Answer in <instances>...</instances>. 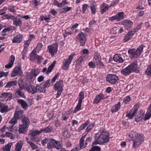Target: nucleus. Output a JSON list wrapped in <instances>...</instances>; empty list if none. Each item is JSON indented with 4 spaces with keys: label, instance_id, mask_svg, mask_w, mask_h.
<instances>
[{
    "label": "nucleus",
    "instance_id": "f257e3e1",
    "mask_svg": "<svg viewBox=\"0 0 151 151\" xmlns=\"http://www.w3.org/2000/svg\"><path fill=\"white\" fill-rule=\"evenodd\" d=\"M127 136L130 137L128 138L132 141V147L134 148L138 147L140 145L143 139V137L142 135L137 134L133 131H132Z\"/></svg>",
    "mask_w": 151,
    "mask_h": 151
},
{
    "label": "nucleus",
    "instance_id": "bb28decb",
    "mask_svg": "<svg viewBox=\"0 0 151 151\" xmlns=\"http://www.w3.org/2000/svg\"><path fill=\"white\" fill-rule=\"evenodd\" d=\"M18 102L20 104L22 107L25 109H27L28 107V105L27 103L22 99H19L17 100Z\"/></svg>",
    "mask_w": 151,
    "mask_h": 151
},
{
    "label": "nucleus",
    "instance_id": "338daca9",
    "mask_svg": "<svg viewBox=\"0 0 151 151\" xmlns=\"http://www.w3.org/2000/svg\"><path fill=\"white\" fill-rule=\"evenodd\" d=\"M8 74L7 72L5 73L3 71L1 72H0V78L2 77L3 76H7Z\"/></svg>",
    "mask_w": 151,
    "mask_h": 151
},
{
    "label": "nucleus",
    "instance_id": "473e14b6",
    "mask_svg": "<svg viewBox=\"0 0 151 151\" xmlns=\"http://www.w3.org/2000/svg\"><path fill=\"white\" fill-rule=\"evenodd\" d=\"M56 62L55 61H54L53 63L49 67L47 71L46 72V74H48L52 71L55 65Z\"/></svg>",
    "mask_w": 151,
    "mask_h": 151
},
{
    "label": "nucleus",
    "instance_id": "680f3d73",
    "mask_svg": "<svg viewBox=\"0 0 151 151\" xmlns=\"http://www.w3.org/2000/svg\"><path fill=\"white\" fill-rule=\"evenodd\" d=\"M88 4H84L82 6V11H83V13H84V12L86 10L88 7Z\"/></svg>",
    "mask_w": 151,
    "mask_h": 151
},
{
    "label": "nucleus",
    "instance_id": "1a4fd4ad",
    "mask_svg": "<svg viewBox=\"0 0 151 151\" xmlns=\"http://www.w3.org/2000/svg\"><path fill=\"white\" fill-rule=\"evenodd\" d=\"M78 102L77 106L73 111L74 113H76L81 108L82 100L84 99V94L83 92H81L78 96Z\"/></svg>",
    "mask_w": 151,
    "mask_h": 151
},
{
    "label": "nucleus",
    "instance_id": "58836bf2",
    "mask_svg": "<svg viewBox=\"0 0 151 151\" xmlns=\"http://www.w3.org/2000/svg\"><path fill=\"white\" fill-rule=\"evenodd\" d=\"M1 96L2 98L11 99L12 97V95L9 93H4L1 94Z\"/></svg>",
    "mask_w": 151,
    "mask_h": 151
},
{
    "label": "nucleus",
    "instance_id": "7c9ffc66",
    "mask_svg": "<svg viewBox=\"0 0 151 151\" xmlns=\"http://www.w3.org/2000/svg\"><path fill=\"white\" fill-rule=\"evenodd\" d=\"M80 146H78L77 147L75 148V151H78L82 149H83L86 147L87 145V142H86L85 144L82 143L81 145L80 142H79Z\"/></svg>",
    "mask_w": 151,
    "mask_h": 151
},
{
    "label": "nucleus",
    "instance_id": "9d476101",
    "mask_svg": "<svg viewBox=\"0 0 151 151\" xmlns=\"http://www.w3.org/2000/svg\"><path fill=\"white\" fill-rule=\"evenodd\" d=\"M118 80V77L116 75L110 74L106 78V81L110 83L113 84Z\"/></svg>",
    "mask_w": 151,
    "mask_h": 151
},
{
    "label": "nucleus",
    "instance_id": "72a5a7b5",
    "mask_svg": "<svg viewBox=\"0 0 151 151\" xmlns=\"http://www.w3.org/2000/svg\"><path fill=\"white\" fill-rule=\"evenodd\" d=\"M40 134V130H31L29 134V135L31 137H33L39 134Z\"/></svg>",
    "mask_w": 151,
    "mask_h": 151
},
{
    "label": "nucleus",
    "instance_id": "aec40b11",
    "mask_svg": "<svg viewBox=\"0 0 151 151\" xmlns=\"http://www.w3.org/2000/svg\"><path fill=\"white\" fill-rule=\"evenodd\" d=\"M135 33V32L132 31L129 32L124 37V42H127L130 40Z\"/></svg>",
    "mask_w": 151,
    "mask_h": 151
},
{
    "label": "nucleus",
    "instance_id": "ddd939ff",
    "mask_svg": "<svg viewBox=\"0 0 151 151\" xmlns=\"http://www.w3.org/2000/svg\"><path fill=\"white\" fill-rule=\"evenodd\" d=\"M76 37L80 42V45L83 46L85 43L86 38L83 33L82 32H81L77 35Z\"/></svg>",
    "mask_w": 151,
    "mask_h": 151
},
{
    "label": "nucleus",
    "instance_id": "dca6fc26",
    "mask_svg": "<svg viewBox=\"0 0 151 151\" xmlns=\"http://www.w3.org/2000/svg\"><path fill=\"white\" fill-rule=\"evenodd\" d=\"M23 111L20 109H16L14 115L15 117H17L18 119H22L24 117V115Z\"/></svg>",
    "mask_w": 151,
    "mask_h": 151
},
{
    "label": "nucleus",
    "instance_id": "4468645a",
    "mask_svg": "<svg viewBox=\"0 0 151 151\" xmlns=\"http://www.w3.org/2000/svg\"><path fill=\"white\" fill-rule=\"evenodd\" d=\"M22 72L21 67L19 66H16L14 68L12 72L11 76L14 77L17 75H22Z\"/></svg>",
    "mask_w": 151,
    "mask_h": 151
},
{
    "label": "nucleus",
    "instance_id": "f3484780",
    "mask_svg": "<svg viewBox=\"0 0 151 151\" xmlns=\"http://www.w3.org/2000/svg\"><path fill=\"white\" fill-rule=\"evenodd\" d=\"M122 24L124 26L126 29L128 30L132 26L133 22L130 20H126L122 21Z\"/></svg>",
    "mask_w": 151,
    "mask_h": 151
},
{
    "label": "nucleus",
    "instance_id": "a18cd8bd",
    "mask_svg": "<svg viewBox=\"0 0 151 151\" xmlns=\"http://www.w3.org/2000/svg\"><path fill=\"white\" fill-rule=\"evenodd\" d=\"M101 148L98 146L93 147L89 151H100Z\"/></svg>",
    "mask_w": 151,
    "mask_h": 151
},
{
    "label": "nucleus",
    "instance_id": "c85d7f7f",
    "mask_svg": "<svg viewBox=\"0 0 151 151\" xmlns=\"http://www.w3.org/2000/svg\"><path fill=\"white\" fill-rule=\"evenodd\" d=\"M121 104L120 102L118 104H116L114 106H113L111 108V111L112 112H116L120 108Z\"/></svg>",
    "mask_w": 151,
    "mask_h": 151
},
{
    "label": "nucleus",
    "instance_id": "2eb2a0df",
    "mask_svg": "<svg viewBox=\"0 0 151 151\" xmlns=\"http://www.w3.org/2000/svg\"><path fill=\"white\" fill-rule=\"evenodd\" d=\"M49 52H50L52 55H53L56 53L57 51L58 47L56 44L49 46L48 47Z\"/></svg>",
    "mask_w": 151,
    "mask_h": 151
},
{
    "label": "nucleus",
    "instance_id": "2f4dec72",
    "mask_svg": "<svg viewBox=\"0 0 151 151\" xmlns=\"http://www.w3.org/2000/svg\"><path fill=\"white\" fill-rule=\"evenodd\" d=\"M17 85V81L16 80L12 81H10L7 83L5 86V87L9 88L12 86H16Z\"/></svg>",
    "mask_w": 151,
    "mask_h": 151
},
{
    "label": "nucleus",
    "instance_id": "b1692460",
    "mask_svg": "<svg viewBox=\"0 0 151 151\" xmlns=\"http://www.w3.org/2000/svg\"><path fill=\"white\" fill-rule=\"evenodd\" d=\"M113 59L114 61L119 63H122L124 60L121 56L119 54H115L114 56Z\"/></svg>",
    "mask_w": 151,
    "mask_h": 151
},
{
    "label": "nucleus",
    "instance_id": "3c124183",
    "mask_svg": "<svg viewBox=\"0 0 151 151\" xmlns=\"http://www.w3.org/2000/svg\"><path fill=\"white\" fill-rule=\"evenodd\" d=\"M10 30L9 28H5L1 32V35L2 36H4L6 35V33L7 32L9 31Z\"/></svg>",
    "mask_w": 151,
    "mask_h": 151
},
{
    "label": "nucleus",
    "instance_id": "4be33fe9",
    "mask_svg": "<svg viewBox=\"0 0 151 151\" xmlns=\"http://www.w3.org/2000/svg\"><path fill=\"white\" fill-rule=\"evenodd\" d=\"M52 130V127L50 126H49L45 127L42 128L40 130V133L42 132L48 133L51 132Z\"/></svg>",
    "mask_w": 151,
    "mask_h": 151
},
{
    "label": "nucleus",
    "instance_id": "0e129e2a",
    "mask_svg": "<svg viewBox=\"0 0 151 151\" xmlns=\"http://www.w3.org/2000/svg\"><path fill=\"white\" fill-rule=\"evenodd\" d=\"M30 43V42L27 40L26 42L24 43V49H26L29 46V45Z\"/></svg>",
    "mask_w": 151,
    "mask_h": 151
},
{
    "label": "nucleus",
    "instance_id": "412c9836",
    "mask_svg": "<svg viewBox=\"0 0 151 151\" xmlns=\"http://www.w3.org/2000/svg\"><path fill=\"white\" fill-rule=\"evenodd\" d=\"M12 20L13 21V24L16 26H20L22 24V21L20 19L18 18L17 17L14 16Z\"/></svg>",
    "mask_w": 151,
    "mask_h": 151
},
{
    "label": "nucleus",
    "instance_id": "6e6d98bb",
    "mask_svg": "<svg viewBox=\"0 0 151 151\" xmlns=\"http://www.w3.org/2000/svg\"><path fill=\"white\" fill-rule=\"evenodd\" d=\"M142 23H141L139 25H138L137 27L136 28L134 29V30L132 31H135V33L137 31H138V30H139L141 28L142 26Z\"/></svg>",
    "mask_w": 151,
    "mask_h": 151
},
{
    "label": "nucleus",
    "instance_id": "6e6552de",
    "mask_svg": "<svg viewBox=\"0 0 151 151\" xmlns=\"http://www.w3.org/2000/svg\"><path fill=\"white\" fill-rule=\"evenodd\" d=\"M73 55H71L69 56L68 59L64 60L63 62V65L62 68L63 70H67L68 69L69 65L73 59Z\"/></svg>",
    "mask_w": 151,
    "mask_h": 151
},
{
    "label": "nucleus",
    "instance_id": "5701e85b",
    "mask_svg": "<svg viewBox=\"0 0 151 151\" xmlns=\"http://www.w3.org/2000/svg\"><path fill=\"white\" fill-rule=\"evenodd\" d=\"M109 7V6L104 3H103L100 6L101 12L102 14H103L105 12L108 11Z\"/></svg>",
    "mask_w": 151,
    "mask_h": 151
},
{
    "label": "nucleus",
    "instance_id": "5fc2aeb1",
    "mask_svg": "<svg viewBox=\"0 0 151 151\" xmlns=\"http://www.w3.org/2000/svg\"><path fill=\"white\" fill-rule=\"evenodd\" d=\"M130 100L131 99L130 97L129 96H127L124 99L123 102L125 104H126L130 101Z\"/></svg>",
    "mask_w": 151,
    "mask_h": 151
},
{
    "label": "nucleus",
    "instance_id": "49530a36",
    "mask_svg": "<svg viewBox=\"0 0 151 151\" xmlns=\"http://www.w3.org/2000/svg\"><path fill=\"white\" fill-rule=\"evenodd\" d=\"M145 73L148 76L151 75V65L148 67L145 71Z\"/></svg>",
    "mask_w": 151,
    "mask_h": 151
},
{
    "label": "nucleus",
    "instance_id": "423d86ee",
    "mask_svg": "<svg viewBox=\"0 0 151 151\" xmlns=\"http://www.w3.org/2000/svg\"><path fill=\"white\" fill-rule=\"evenodd\" d=\"M63 81L61 80H60L59 81H57L54 85V90L58 91L56 98L59 97L61 94L63 90Z\"/></svg>",
    "mask_w": 151,
    "mask_h": 151
},
{
    "label": "nucleus",
    "instance_id": "20e7f679",
    "mask_svg": "<svg viewBox=\"0 0 151 151\" xmlns=\"http://www.w3.org/2000/svg\"><path fill=\"white\" fill-rule=\"evenodd\" d=\"M54 147L58 150H59L62 148V145L60 141H57L53 139H49L47 145V148L50 149Z\"/></svg>",
    "mask_w": 151,
    "mask_h": 151
},
{
    "label": "nucleus",
    "instance_id": "c03bdc74",
    "mask_svg": "<svg viewBox=\"0 0 151 151\" xmlns=\"http://www.w3.org/2000/svg\"><path fill=\"white\" fill-rule=\"evenodd\" d=\"M37 87L38 88H37L38 89V92H43V93H45L46 91L45 88L43 86V87L40 86L39 85H37Z\"/></svg>",
    "mask_w": 151,
    "mask_h": 151
},
{
    "label": "nucleus",
    "instance_id": "e433bc0d",
    "mask_svg": "<svg viewBox=\"0 0 151 151\" xmlns=\"http://www.w3.org/2000/svg\"><path fill=\"white\" fill-rule=\"evenodd\" d=\"M9 107L7 106H4L2 104V106L0 108V111L2 113L6 112L8 111Z\"/></svg>",
    "mask_w": 151,
    "mask_h": 151
},
{
    "label": "nucleus",
    "instance_id": "bf43d9fd",
    "mask_svg": "<svg viewBox=\"0 0 151 151\" xmlns=\"http://www.w3.org/2000/svg\"><path fill=\"white\" fill-rule=\"evenodd\" d=\"M95 63L92 61L88 63V65L90 68H95L96 67Z\"/></svg>",
    "mask_w": 151,
    "mask_h": 151
},
{
    "label": "nucleus",
    "instance_id": "0eeeda50",
    "mask_svg": "<svg viewBox=\"0 0 151 151\" xmlns=\"http://www.w3.org/2000/svg\"><path fill=\"white\" fill-rule=\"evenodd\" d=\"M93 61L96 65L101 68L104 66V64L101 61V58L100 54L98 52L95 53Z\"/></svg>",
    "mask_w": 151,
    "mask_h": 151
},
{
    "label": "nucleus",
    "instance_id": "f704fd0d",
    "mask_svg": "<svg viewBox=\"0 0 151 151\" xmlns=\"http://www.w3.org/2000/svg\"><path fill=\"white\" fill-rule=\"evenodd\" d=\"M84 59V57L83 56H80L78 59L76 64V67H78V66H80L81 65L82 62L83 61Z\"/></svg>",
    "mask_w": 151,
    "mask_h": 151
},
{
    "label": "nucleus",
    "instance_id": "7ed1b4c3",
    "mask_svg": "<svg viewBox=\"0 0 151 151\" xmlns=\"http://www.w3.org/2000/svg\"><path fill=\"white\" fill-rule=\"evenodd\" d=\"M22 124L19 125L18 132L19 133L25 134L26 133L29 125L30 122L28 117H24L22 119Z\"/></svg>",
    "mask_w": 151,
    "mask_h": 151
},
{
    "label": "nucleus",
    "instance_id": "e2e57ef3",
    "mask_svg": "<svg viewBox=\"0 0 151 151\" xmlns=\"http://www.w3.org/2000/svg\"><path fill=\"white\" fill-rule=\"evenodd\" d=\"M48 140H49V139L48 138H45L43 139L42 141V145L43 146H45L47 142H48Z\"/></svg>",
    "mask_w": 151,
    "mask_h": 151
},
{
    "label": "nucleus",
    "instance_id": "393cba45",
    "mask_svg": "<svg viewBox=\"0 0 151 151\" xmlns=\"http://www.w3.org/2000/svg\"><path fill=\"white\" fill-rule=\"evenodd\" d=\"M11 59L9 60V63L5 65V67L6 68H9L12 67L13 65L15 60V57L13 55L11 56Z\"/></svg>",
    "mask_w": 151,
    "mask_h": 151
},
{
    "label": "nucleus",
    "instance_id": "37998d69",
    "mask_svg": "<svg viewBox=\"0 0 151 151\" xmlns=\"http://www.w3.org/2000/svg\"><path fill=\"white\" fill-rule=\"evenodd\" d=\"M89 123V122L88 120L86 121L85 123L80 126L79 129L80 130L84 129Z\"/></svg>",
    "mask_w": 151,
    "mask_h": 151
},
{
    "label": "nucleus",
    "instance_id": "09e8293b",
    "mask_svg": "<svg viewBox=\"0 0 151 151\" xmlns=\"http://www.w3.org/2000/svg\"><path fill=\"white\" fill-rule=\"evenodd\" d=\"M50 79H48L45 82L43 86L45 88L46 87H48L50 86Z\"/></svg>",
    "mask_w": 151,
    "mask_h": 151
},
{
    "label": "nucleus",
    "instance_id": "c756f323",
    "mask_svg": "<svg viewBox=\"0 0 151 151\" xmlns=\"http://www.w3.org/2000/svg\"><path fill=\"white\" fill-rule=\"evenodd\" d=\"M117 21H119L123 19L124 18V13L123 12H119L116 14Z\"/></svg>",
    "mask_w": 151,
    "mask_h": 151
},
{
    "label": "nucleus",
    "instance_id": "a878e982",
    "mask_svg": "<svg viewBox=\"0 0 151 151\" xmlns=\"http://www.w3.org/2000/svg\"><path fill=\"white\" fill-rule=\"evenodd\" d=\"M131 73L128 66L123 69L121 71L122 74L126 76L129 75Z\"/></svg>",
    "mask_w": 151,
    "mask_h": 151
},
{
    "label": "nucleus",
    "instance_id": "c9c22d12",
    "mask_svg": "<svg viewBox=\"0 0 151 151\" xmlns=\"http://www.w3.org/2000/svg\"><path fill=\"white\" fill-rule=\"evenodd\" d=\"M22 90L20 89H17L15 91V93H17L19 96L22 98H24L25 97L24 94L22 92Z\"/></svg>",
    "mask_w": 151,
    "mask_h": 151
},
{
    "label": "nucleus",
    "instance_id": "69168bd1",
    "mask_svg": "<svg viewBox=\"0 0 151 151\" xmlns=\"http://www.w3.org/2000/svg\"><path fill=\"white\" fill-rule=\"evenodd\" d=\"M32 72L34 73V77H36L39 73V71L35 69H32Z\"/></svg>",
    "mask_w": 151,
    "mask_h": 151
},
{
    "label": "nucleus",
    "instance_id": "f8f14e48",
    "mask_svg": "<svg viewBox=\"0 0 151 151\" xmlns=\"http://www.w3.org/2000/svg\"><path fill=\"white\" fill-rule=\"evenodd\" d=\"M139 107V106L138 105L135 104L133 109L126 115V116L129 119H132L135 114L137 112Z\"/></svg>",
    "mask_w": 151,
    "mask_h": 151
},
{
    "label": "nucleus",
    "instance_id": "864d4df0",
    "mask_svg": "<svg viewBox=\"0 0 151 151\" xmlns=\"http://www.w3.org/2000/svg\"><path fill=\"white\" fill-rule=\"evenodd\" d=\"M32 85L28 86L27 83H26V85L24 88V89L29 92L31 91V88Z\"/></svg>",
    "mask_w": 151,
    "mask_h": 151
},
{
    "label": "nucleus",
    "instance_id": "cd10ccee",
    "mask_svg": "<svg viewBox=\"0 0 151 151\" xmlns=\"http://www.w3.org/2000/svg\"><path fill=\"white\" fill-rule=\"evenodd\" d=\"M23 143L22 141H19L17 144L14 151H21Z\"/></svg>",
    "mask_w": 151,
    "mask_h": 151
},
{
    "label": "nucleus",
    "instance_id": "052dcab7",
    "mask_svg": "<svg viewBox=\"0 0 151 151\" xmlns=\"http://www.w3.org/2000/svg\"><path fill=\"white\" fill-rule=\"evenodd\" d=\"M119 1V0H116L115 1H114L113 3H111V4L110 5H109V6L110 7L112 6H114L116 4L118 3Z\"/></svg>",
    "mask_w": 151,
    "mask_h": 151
},
{
    "label": "nucleus",
    "instance_id": "a19ab883",
    "mask_svg": "<svg viewBox=\"0 0 151 151\" xmlns=\"http://www.w3.org/2000/svg\"><path fill=\"white\" fill-rule=\"evenodd\" d=\"M37 55L32 51L30 55V59L32 60H35L36 59Z\"/></svg>",
    "mask_w": 151,
    "mask_h": 151
},
{
    "label": "nucleus",
    "instance_id": "4c0bfd02",
    "mask_svg": "<svg viewBox=\"0 0 151 151\" xmlns=\"http://www.w3.org/2000/svg\"><path fill=\"white\" fill-rule=\"evenodd\" d=\"M18 119L16 117H15L14 115L13 118L11 119L9 122V123L12 124V125L11 126L12 127H13L14 125L17 123V120Z\"/></svg>",
    "mask_w": 151,
    "mask_h": 151
},
{
    "label": "nucleus",
    "instance_id": "de8ad7c7",
    "mask_svg": "<svg viewBox=\"0 0 151 151\" xmlns=\"http://www.w3.org/2000/svg\"><path fill=\"white\" fill-rule=\"evenodd\" d=\"M28 142L32 150H34L37 148V146L32 142L28 141Z\"/></svg>",
    "mask_w": 151,
    "mask_h": 151
},
{
    "label": "nucleus",
    "instance_id": "79ce46f5",
    "mask_svg": "<svg viewBox=\"0 0 151 151\" xmlns=\"http://www.w3.org/2000/svg\"><path fill=\"white\" fill-rule=\"evenodd\" d=\"M12 145L11 143L8 144L5 147L3 148V150L4 151H10Z\"/></svg>",
    "mask_w": 151,
    "mask_h": 151
},
{
    "label": "nucleus",
    "instance_id": "8fccbe9b",
    "mask_svg": "<svg viewBox=\"0 0 151 151\" xmlns=\"http://www.w3.org/2000/svg\"><path fill=\"white\" fill-rule=\"evenodd\" d=\"M71 7H66L65 8H63L60 11L61 13H65L70 10L71 9Z\"/></svg>",
    "mask_w": 151,
    "mask_h": 151
},
{
    "label": "nucleus",
    "instance_id": "39448f33",
    "mask_svg": "<svg viewBox=\"0 0 151 151\" xmlns=\"http://www.w3.org/2000/svg\"><path fill=\"white\" fill-rule=\"evenodd\" d=\"M145 46L142 45L139 46L136 50L132 49L128 50V53L132 58H136L140 55L142 52Z\"/></svg>",
    "mask_w": 151,
    "mask_h": 151
},
{
    "label": "nucleus",
    "instance_id": "774afa93",
    "mask_svg": "<svg viewBox=\"0 0 151 151\" xmlns=\"http://www.w3.org/2000/svg\"><path fill=\"white\" fill-rule=\"evenodd\" d=\"M28 76L30 79L32 78L34 76V73L32 72V70L29 73Z\"/></svg>",
    "mask_w": 151,
    "mask_h": 151
},
{
    "label": "nucleus",
    "instance_id": "ea45409f",
    "mask_svg": "<svg viewBox=\"0 0 151 151\" xmlns=\"http://www.w3.org/2000/svg\"><path fill=\"white\" fill-rule=\"evenodd\" d=\"M38 87H37V85L36 86L32 85L31 88V91L30 92L32 94H34L36 92H38Z\"/></svg>",
    "mask_w": 151,
    "mask_h": 151
},
{
    "label": "nucleus",
    "instance_id": "a211bd4d",
    "mask_svg": "<svg viewBox=\"0 0 151 151\" xmlns=\"http://www.w3.org/2000/svg\"><path fill=\"white\" fill-rule=\"evenodd\" d=\"M22 35L19 34L14 37L12 42L13 43H19L21 42L23 40Z\"/></svg>",
    "mask_w": 151,
    "mask_h": 151
},
{
    "label": "nucleus",
    "instance_id": "13d9d810",
    "mask_svg": "<svg viewBox=\"0 0 151 151\" xmlns=\"http://www.w3.org/2000/svg\"><path fill=\"white\" fill-rule=\"evenodd\" d=\"M151 117V115L148 112H147V113L145 114V117L144 118V120H146L149 119Z\"/></svg>",
    "mask_w": 151,
    "mask_h": 151
},
{
    "label": "nucleus",
    "instance_id": "4d7b16f0",
    "mask_svg": "<svg viewBox=\"0 0 151 151\" xmlns=\"http://www.w3.org/2000/svg\"><path fill=\"white\" fill-rule=\"evenodd\" d=\"M93 124L91 123L86 128V131L87 132H89L94 127Z\"/></svg>",
    "mask_w": 151,
    "mask_h": 151
},
{
    "label": "nucleus",
    "instance_id": "9b49d317",
    "mask_svg": "<svg viewBox=\"0 0 151 151\" xmlns=\"http://www.w3.org/2000/svg\"><path fill=\"white\" fill-rule=\"evenodd\" d=\"M128 68L130 69L131 72H134L138 73L139 72V68L138 67L137 62L135 61L134 62L131 63L128 66Z\"/></svg>",
    "mask_w": 151,
    "mask_h": 151
},
{
    "label": "nucleus",
    "instance_id": "603ef678",
    "mask_svg": "<svg viewBox=\"0 0 151 151\" xmlns=\"http://www.w3.org/2000/svg\"><path fill=\"white\" fill-rule=\"evenodd\" d=\"M60 75L59 73H58L56 75L54 76V77L52 79V83H54L56 80L58 78Z\"/></svg>",
    "mask_w": 151,
    "mask_h": 151
},
{
    "label": "nucleus",
    "instance_id": "f03ea898",
    "mask_svg": "<svg viewBox=\"0 0 151 151\" xmlns=\"http://www.w3.org/2000/svg\"><path fill=\"white\" fill-rule=\"evenodd\" d=\"M100 131L101 134L93 142V145L102 144L107 143L109 141V134L108 132L103 130H101Z\"/></svg>",
    "mask_w": 151,
    "mask_h": 151
},
{
    "label": "nucleus",
    "instance_id": "6ab92c4d",
    "mask_svg": "<svg viewBox=\"0 0 151 151\" xmlns=\"http://www.w3.org/2000/svg\"><path fill=\"white\" fill-rule=\"evenodd\" d=\"M105 99L104 95L102 93H100L96 96L94 100L93 103L97 104L100 102L101 100Z\"/></svg>",
    "mask_w": 151,
    "mask_h": 151
}]
</instances>
